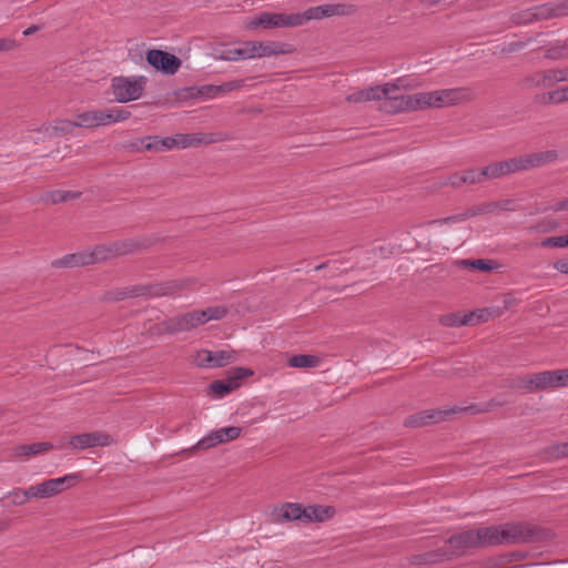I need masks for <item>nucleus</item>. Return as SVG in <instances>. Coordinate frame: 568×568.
I'll return each instance as SVG.
<instances>
[{
	"label": "nucleus",
	"instance_id": "f257e3e1",
	"mask_svg": "<svg viewBox=\"0 0 568 568\" xmlns=\"http://www.w3.org/2000/svg\"><path fill=\"white\" fill-rule=\"evenodd\" d=\"M536 535V529L529 524L508 523L456 534L450 537L449 544L453 549L465 551L483 546L531 541Z\"/></svg>",
	"mask_w": 568,
	"mask_h": 568
},
{
	"label": "nucleus",
	"instance_id": "f03ea898",
	"mask_svg": "<svg viewBox=\"0 0 568 568\" xmlns=\"http://www.w3.org/2000/svg\"><path fill=\"white\" fill-rule=\"evenodd\" d=\"M355 10V7L348 3H324L296 13H276L265 11L248 20L246 28L248 30H256L258 28L265 30L296 28L302 27L312 20L349 16L353 14Z\"/></svg>",
	"mask_w": 568,
	"mask_h": 568
},
{
	"label": "nucleus",
	"instance_id": "7ed1b4c3",
	"mask_svg": "<svg viewBox=\"0 0 568 568\" xmlns=\"http://www.w3.org/2000/svg\"><path fill=\"white\" fill-rule=\"evenodd\" d=\"M422 85L423 83L419 79L406 75L382 84L355 90L347 94L345 100L348 103L377 101L379 102V110L382 112L386 114H398L400 113L399 101H402V94H399V91L415 90Z\"/></svg>",
	"mask_w": 568,
	"mask_h": 568
},
{
	"label": "nucleus",
	"instance_id": "20e7f679",
	"mask_svg": "<svg viewBox=\"0 0 568 568\" xmlns=\"http://www.w3.org/2000/svg\"><path fill=\"white\" fill-rule=\"evenodd\" d=\"M471 98V91L466 88L420 91L412 94H402V101H399V110L400 113H405L427 109L447 108L464 101H468Z\"/></svg>",
	"mask_w": 568,
	"mask_h": 568
},
{
	"label": "nucleus",
	"instance_id": "39448f33",
	"mask_svg": "<svg viewBox=\"0 0 568 568\" xmlns=\"http://www.w3.org/2000/svg\"><path fill=\"white\" fill-rule=\"evenodd\" d=\"M556 158L557 153L555 151L538 152L493 163L486 168H483V171L487 181L504 176L509 173L544 165L554 161Z\"/></svg>",
	"mask_w": 568,
	"mask_h": 568
},
{
	"label": "nucleus",
	"instance_id": "423d86ee",
	"mask_svg": "<svg viewBox=\"0 0 568 568\" xmlns=\"http://www.w3.org/2000/svg\"><path fill=\"white\" fill-rule=\"evenodd\" d=\"M131 116V112L122 106H112L106 109H91L79 112L80 128L93 129L98 126H106L126 121Z\"/></svg>",
	"mask_w": 568,
	"mask_h": 568
},
{
	"label": "nucleus",
	"instance_id": "0eeeda50",
	"mask_svg": "<svg viewBox=\"0 0 568 568\" xmlns=\"http://www.w3.org/2000/svg\"><path fill=\"white\" fill-rule=\"evenodd\" d=\"M244 45L246 60L278 58L296 51L293 44L277 40H246Z\"/></svg>",
	"mask_w": 568,
	"mask_h": 568
},
{
	"label": "nucleus",
	"instance_id": "6e6552de",
	"mask_svg": "<svg viewBox=\"0 0 568 568\" xmlns=\"http://www.w3.org/2000/svg\"><path fill=\"white\" fill-rule=\"evenodd\" d=\"M148 79L140 77H115L111 81V93L115 101L126 103L140 99Z\"/></svg>",
	"mask_w": 568,
	"mask_h": 568
},
{
	"label": "nucleus",
	"instance_id": "1a4fd4ad",
	"mask_svg": "<svg viewBox=\"0 0 568 568\" xmlns=\"http://www.w3.org/2000/svg\"><path fill=\"white\" fill-rule=\"evenodd\" d=\"M112 437L102 432L83 433L69 437H63L59 440L57 448L82 450L98 446H109L112 444Z\"/></svg>",
	"mask_w": 568,
	"mask_h": 568
},
{
	"label": "nucleus",
	"instance_id": "9d476101",
	"mask_svg": "<svg viewBox=\"0 0 568 568\" xmlns=\"http://www.w3.org/2000/svg\"><path fill=\"white\" fill-rule=\"evenodd\" d=\"M80 479L81 475L78 473L68 474L59 478L47 479L30 486V493L32 494L33 498H51L73 487Z\"/></svg>",
	"mask_w": 568,
	"mask_h": 568
},
{
	"label": "nucleus",
	"instance_id": "9b49d317",
	"mask_svg": "<svg viewBox=\"0 0 568 568\" xmlns=\"http://www.w3.org/2000/svg\"><path fill=\"white\" fill-rule=\"evenodd\" d=\"M226 310L222 306L207 307L206 310H195L174 320L175 331H189L203 325L212 320L224 317Z\"/></svg>",
	"mask_w": 568,
	"mask_h": 568
},
{
	"label": "nucleus",
	"instance_id": "f8f14e48",
	"mask_svg": "<svg viewBox=\"0 0 568 568\" xmlns=\"http://www.w3.org/2000/svg\"><path fill=\"white\" fill-rule=\"evenodd\" d=\"M253 375L250 368L236 367L225 379L215 381L209 387V394L222 398L241 386L242 379Z\"/></svg>",
	"mask_w": 568,
	"mask_h": 568
},
{
	"label": "nucleus",
	"instance_id": "ddd939ff",
	"mask_svg": "<svg viewBox=\"0 0 568 568\" xmlns=\"http://www.w3.org/2000/svg\"><path fill=\"white\" fill-rule=\"evenodd\" d=\"M236 359L237 352L232 349H222L217 352L200 349L195 353L193 362L199 367L215 368L225 366Z\"/></svg>",
	"mask_w": 568,
	"mask_h": 568
},
{
	"label": "nucleus",
	"instance_id": "4468645a",
	"mask_svg": "<svg viewBox=\"0 0 568 568\" xmlns=\"http://www.w3.org/2000/svg\"><path fill=\"white\" fill-rule=\"evenodd\" d=\"M559 82H568L567 68H552L536 72L525 80L527 88H549Z\"/></svg>",
	"mask_w": 568,
	"mask_h": 568
},
{
	"label": "nucleus",
	"instance_id": "2eb2a0df",
	"mask_svg": "<svg viewBox=\"0 0 568 568\" xmlns=\"http://www.w3.org/2000/svg\"><path fill=\"white\" fill-rule=\"evenodd\" d=\"M146 61L155 70L169 75L175 74L182 64L174 54L156 49L146 52Z\"/></svg>",
	"mask_w": 568,
	"mask_h": 568
},
{
	"label": "nucleus",
	"instance_id": "dca6fc26",
	"mask_svg": "<svg viewBox=\"0 0 568 568\" xmlns=\"http://www.w3.org/2000/svg\"><path fill=\"white\" fill-rule=\"evenodd\" d=\"M242 434V429L237 426L222 427L210 432L206 436L201 438L195 448L209 449L220 444L229 443L239 438Z\"/></svg>",
	"mask_w": 568,
	"mask_h": 568
},
{
	"label": "nucleus",
	"instance_id": "f3484780",
	"mask_svg": "<svg viewBox=\"0 0 568 568\" xmlns=\"http://www.w3.org/2000/svg\"><path fill=\"white\" fill-rule=\"evenodd\" d=\"M518 387L526 390L555 388L554 371L528 375L519 379Z\"/></svg>",
	"mask_w": 568,
	"mask_h": 568
},
{
	"label": "nucleus",
	"instance_id": "a211bd4d",
	"mask_svg": "<svg viewBox=\"0 0 568 568\" xmlns=\"http://www.w3.org/2000/svg\"><path fill=\"white\" fill-rule=\"evenodd\" d=\"M501 311L497 308H480L467 314L457 315L450 323L453 325H477L488 322L501 315Z\"/></svg>",
	"mask_w": 568,
	"mask_h": 568
},
{
	"label": "nucleus",
	"instance_id": "6ab92c4d",
	"mask_svg": "<svg viewBox=\"0 0 568 568\" xmlns=\"http://www.w3.org/2000/svg\"><path fill=\"white\" fill-rule=\"evenodd\" d=\"M303 515H305L304 506L298 503H285L275 507L272 511V517L275 523L292 520L303 523Z\"/></svg>",
	"mask_w": 568,
	"mask_h": 568
},
{
	"label": "nucleus",
	"instance_id": "aec40b11",
	"mask_svg": "<svg viewBox=\"0 0 568 568\" xmlns=\"http://www.w3.org/2000/svg\"><path fill=\"white\" fill-rule=\"evenodd\" d=\"M244 84L245 80H232L219 85L205 84L197 89V93L205 99H215L232 91L240 90Z\"/></svg>",
	"mask_w": 568,
	"mask_h": 568
},
{
	"label": "nucleus",
	"instance_id": "412c9836",
	"mask_svg": "<svg viewBox=\"0 0 568 568\" xmlns=\"http://www.w3.org/2000/svg\"><path fill=\"white\" fill-rule=\"evenodd\" d=\"M101 248H98L94 253H79V254H70L67 255L54 263L57 266L63 267H74V266H83L88 264H92L98 262L102 256Z\"/></svg>",
	"mask_w": 568,
	"mask_h": 568
},
{
	"label": "nucleus",
	"instance_id": "4be33fe9",
	"mask_svg": "<svg viewBox=\"0 0 568 568\" xmlns=\"http://www.w3.org/2000/svg\"><path fill=\"white\" fill-rule=\"evenodd\" d=\"M303 523H323L331 519L335 515V509L326 505H310L304 507Z\"/></svg>",
	"mask_w": 568,
	"mask_h": 568
},
{
	"label": "nucleus",
	"instance_id": "5701e85b",
	"mask_svg": "<svg viewBox=\"0 0 568 568\" xmlns=\"http://www.w3.org/2000/svg\"><path fill=\"white\" fill-rule=\"evenodd\" d=\"M53 445L51 443L41 442L33 443L29 445H20L12 449L11 457L12 458H30L37 456L39 454L47 453L53 449Z\"/></svg>",
	"mask_w": 568,
	"mask_h": 568
},
{
	"label": "nucleus",
	"instance_id": "b1692460",
	"mask_svg": "<svg viewBox=\"0 0 568 568\" xmlns=\"http://www.w3.org/2000/svg\"><path fill=\"white\" fill-rule=\"evenodd\" d=\"M200 139L190 134H176L161 139V152L172 149H185L193 144L200 143Z\"/></svg>",
	"mask_w": 568,
	"mask_h": 568
},
{
	"label": "nucleus",
	"instance_id": "393cba45",
	"mask_svg": "<svg viewBox=\"0 0 568 568\" xmlns=\"http://www.w3.org/2000/svg\"><path fill=\"white\" fill-rule=\"evenodd\" d=\"M80 128L79 119L72 120H55L48 129V133L55 136L71 134L74 129Z\"/></svg>",
	"mask_w": 568,
	"mask_h": 568
},
{
	"label": "nucleus",
	"instance_id": "a878e982",
	"mask_svg": "<svg viewBox=\"0 0 568 568\" xmlns=\"http://www.w3.org/2000/svg\"><path fill=\"white\" fill-rule=\"evenodd\" d=\"M318 364L320 358L308 354L294 355L288 359V365L294 368H313Z\"/></svg>",
	"mask_w": 568,
	"mask_h": 568
},
{
	"label": "nucleus",
	"instance_id": "bb28decb",
	"mask_svg": "<svg viewBox=\"0 0 568 568\" xmlns=\"http://www.w3.org/2000/svg\"><path fill=\"white\" fill-rule=\"evenodd\" d=\"M545 58L549 60H568V42H556L545 50Z\"/></svg>",
	"mask_w": 568,
	"mask_h": 568
},
{
	"label": "nucleus",
	"instance_id": "cd10ccee",
	"mask_svg": "<svg viewBox=\"0 0 568 568\" xmlns=\"http://www.w3.org/2000/svg\"><path fill=\"white\" fill-rule=\"evenodd\" d=\"M538 12L534 13L535 17L549 18L560 17L568 14V2L559 3L554 7L542 6L536 9Z\"/></svg>",
	"mask_w": 568,
	"mask_h": 568
},
{
	"label": "nucleus",
	"instance_id": "c85d7f7f",
	"mask_svg": "<svg viewBox=\"0 0 568 568\" xmlns=\"http://www.w3.org/2000/svg\"><path fill=\"white\" fill-rule=\"evenodd\" d=\"M217 59L224 61L246 60L244 41L240 42L237 48L225 49L221 51L220 54L217 55Z\"/></svg>",
	"mask_w": 568,
	"mask_h": 568
},
{
	"label": "nucleus",
	"instance_id": "c756f323",
	"mask_svg": "<svg viewBox=\"0 0 568 568\" xmlns=\"http://www.w3.org/2000/svg\"><path fill=\"white\" fill-rule=\"evenodd\" d=\"M545 103H564L568 102V85L549 91L541 97Z\"/></svg>",
	"mask_w": 568,
	"mask_h": 568
},
{
	"label": "nucleus",
	"instance_id": "7c9ffc66",
	"mask_svg": "<svg viewBox=\"0 0 568 568\" xmlns=\"http://www.w3.org/2000/svg\"><path fill=\"white\" fill-rule=\"evenodd\" d=\"M31 491V487L27 489L14 488L10 493H8L7 497L11 499V504L16 506L24 505L30 499H33Z\"/></svg>",
	"mask_w": 568,
	"mask_h": 568
},
{
	"label": "nucleus",
	"instance_id": "2f4dec72",
	"mask_svg": "<svg viewBox=\"0 0 568 568\" xmlns=\"http://www.w3.org/2000/svg\"><path fill=\"white\" fill-rule=\"evenodd\" d=\"M464 181L466 184H476L486 181L483 169H471L464 171Z\"/></svg>",
	"mask_w": 568,
	"mask_h": 568
},
{
	"label": "nucleus",
	"instance_id": "473e14b6",
	"mask_svg": "<svg viewBox=\"0 0 568 568\" xmlns=\"http://www.w3.org/2000/svg\"><path fill=\"white\" fill-rule=\"evenodd\" d=\"M141 144L144 150L161 152V138L159 136L144 138Z\"/></svg>",
	"mask_w": 568,
	"mask_h": 568
},
{
	"label": "nucleus",
	"instance_id": "72a5a7b5",
	"mask_svg": "<svg viewBox=\"0 0 568 568\" xmlns=\"http://www.w3.org/2000/svg\"><path fill=\"white\" fill-rule=\"evenodd\" d=\"M555 388L568 387V368L554 371Z\"/></svg>",
	"mask_w": 568,
	"mask_h": 568
},
{
	"label": "nucleus",
	"instance_id": "f704fd0d",
	"mask_svg": "<svg viewBox=\"0 0 568 568\" xmlns=\"http://www.w3.org/2000/svg\"><path fill=\"white\" fill-rule=\"evenodd\" d=\"M542 247H565V236H552L541 241Z\"/></svg>",
	"mask_w": 568,
	"mask_h": 568
},
{
	"label": "nucleus",
	"instance_id": "c9c22d12",
	"mask_svg": "<svg viewBox=\"0 0 568 568\" xmlns=\"http://www.w3.org/2000/svg\"><path fill=\"white\" fill-rule=\"evenodd\" d=\"M18 48V43L14 39L0 38V52L12 51Z\"/></svg>",
	"mask_w": 568,
	"mask_h": 568
},
{
	"label": "nucleus",
	"instance_id": "e433bc0d",
	"mask_svg": "<svg viewBox=\"0 0 568 568\" xmlns=\"http://www.w3.org/2000/svg\"><path fill=\"white\" fill-rule=\"evenodd\" d=\"M471 265L480 271H490L494 268L493 261L475 260L471 262Z\"/></svg>",
	"mask_w": 568,
	"mask_h": 568
},
{
	"label": "nucleus",
	"instance_id": "4c0bfd02",
	"mask_svg": "<svg viewBox=\"0 0 568 568\" xmlns=\"http://www.w3.org/2000/svg\"><path fill=\"white\" fill-rule=\"evenodd\" d=\"M464 172H458V173H455L453 174L450 178H449V183L453 185V186H462L464 184H466V182L464 181Z\"/></svg>",
	"mask_w": 568,
	"mask_h": 568
},
{
	"label": "nucleus",
	"instance_id": "58836bf2",
	"mask_svg": "<svg viewBox=\"0 0 568 568\" xmlns=\"http://www.w3.org/2000/svg\"><path fill=\"white\" fill-rule=\"evenodd\" d=\"M554 268L562 274H568V260L561 258L554 263Z\"/></svg>",
	"mask_w": 568,
	"mask_h": 568
},
{
	"label": "nucleus",
	"instance_id": "ea45409f",
	"mask_svg": "<svg viewBox=\"0 0 568 568\" xmlns=\"http://www.w3.org/2000/svg\"><path fill=\"white\" fill-rule=\"evenodd\" d=\"M554 212H568V197L561 201L555 202L551 207Z\"/></svg>",
	"mask_w": 568,
	"mask_h": 568
},
{
	"label": "nucleus",
	"instance_id": "a19ab883",
	"mask_svg": "<svg viewBox=\"0 0 568 568\" xmlns=\"http://www.w3.org/2000/svg\"><path fill=\"white\" fill-rule=\"evenodd\" d=\"M510 202H508V201L501 202V203H490V204L485 205L484 209H481L479 212H491L495 209H507V205Z\"/></svg>",
	"mask_w": 568,
	"mask_h": 568
},
{
	"label": "nucleus",
	"instance_id": "79ce46f5",
	"mask_svg": "<svg viewBox=\"0 0 568 568\" xmlns=\"http://www.w3.org/2000/svg\"><path fill=\"white\" fill-rule=\"evenodd\" d=\"M556 450L557 456H568V443L558 445Z\"/></svg>",
	"mask_w": 568,
	"mask_h": 568
},
{
	"label": "nucleus",
	"instance_id": "37998d69",
	"mask_svg": "<svg viewBox=\"0 0 568 568\" xmlns=\"http://www.w3.org/2000/svg\"><path fill=\"white\" fill-rule=\"evenodd\" d=\"M38 30H39V27H38V26H36V24H32V26L28 27V28L23 31V34H24V36H31V34L36 33Z\"/></svg>",
	"mask_w": 568,
	"mask_h": 568
},
{
	"label": "nucleus",
	"instance_id": "c03bdc74",
	"mask_svg": "<svg viewBox=\"0 0 568 568\" xmlns=\"http://www.w3.org/2000/svg\"><path fill=\"white\" fill-rule=\"evenodd\" d=\"M410 424L420 426V425L426 424V422L424 420V417H414V418H412Z\"/></svg>",
	"mask_w": 568,
	"mask_h": 568
},
{
	"label": "nucleus",
	"instance_id": "a18cd8bd",
	"mask_svg": "<svg viewBox=\"0 0 568 568\" xmlns=\"http://www.w3.org/2000/svg\"><path fill=\"white\" fill-rule=\"evenodd\" d=\"M440 0H424V2L428 3V4H436L438 3Z\"/></svg>",
	"mask_w": 568,
	"mask_h": 568
},
{
	"label": "nucleus",
	"instance_id": "49530a36",
	"mask_svg": "<svg viewBox=\"0 0 568 568\" xmlns=\"http://www.w3.org/2000/svg\"><path fill=\"white\" fill-rule=\"evenodd\" d=\"M68 199H69V193L60 195V197H59L60 201H67Z\"/></svg>",
	"mask_w": 568,
	"mask_h": 568
},
{
	"label": "nucleus",
	"instance_id": "de8ad7c7",
	"mask_svg": "<svg viewBox=\"0 0 568 568\" xmlns=\"http://www.w3.org/2000/svg\"><path fill=\"white\" fill-rule=\"evenodd\" d=\"M568 246V235H565V247Z\"/></svg>",
	"mask_w": 568,
	"mask_h": 568
},
{
	"label": "nucleus",
	"instance_id": "09e8293b",
	"mask_svg": "<svg viewBox=\"0 0 568 568\" xmlns=\"http://www.w3.org/2000/svg\"><path fill=\"white\" fill-rule=\"evenodd\" d=\"M455 220H456V217H448L446 221L450 222V221H455Z\"/></svg>",
	"mask_w": 568,
	"mask_h": 568
}]
</instances>
